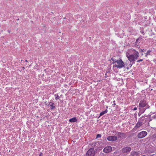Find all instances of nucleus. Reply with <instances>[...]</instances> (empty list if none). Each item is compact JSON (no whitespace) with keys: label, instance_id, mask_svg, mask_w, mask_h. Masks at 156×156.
<instances>
[{"label":"nucleus","instance_id":"nucleus-25","mask_svg":"<svg viewBox=\"0 0 156 156\" xmlns=\"http://www.w3.org/2000/svg\"><path fill=\"white\" fill-rule=\"evenodd\" d=\"M23 70H24L25 69V67H23L22 68Z\"/></svg>","mask_w":156,"mask_h":156},{"label":"nucleus","instance_id":"nucleus-9","mask_svg":"<svg viewBox=\"0 0 156 156\" xmlns=\"http://www.w3.org/2000/svg\"><path fill=\"white\" fill-rule=\"evenodd\" d=\"M115 135L118 136V138L123 137L125 136V134L120 132L116 133Z\"/></svg>","mask_w":156,"mask_h":156},{"label":"nucleus","instance_id":"nucleus-22","mask_svg":"<svg viewBox=\"0 0 156 156\" xmlns=\"http://www.w3.org/2000/svg\"><path fill=\"white\" fill-rule=\"evenodd\" d=\"M137 109V108H136V107H135V108H134V109H133V110H134V111H135V110H136Z\"/></svg>","mask_w":156,"mask_h":156},{"label":"nucleus","instance_id":"nucleus-5","mask_svg":"<svg viewBox=\"0 0 156 156\" xmlns=\"http://www.w3.org/2000/svg\"><path fill=\"white\" fill-rule=\"evenodd\" d=\"M147 105L146 101L145 100H143L140 101L139 106L141 108H144Z\"/></svg>","mask_w":156,"mask_h":156},{"label":"nucleus","instance_id":"nucleus-1","mask_svg":"<svg viewBox=\"0 0 156 156\" xmlns=\"http://www.w3.org/2000/svg\"><path fill=\"white\" fill-rule=\"evenodd\" d=\"M134 54L130 55L128 52L126 53V56L129 61L131 62L135 61L139 55L138 52L136 50L133 49Z\"/></svg>","mask_w":156,"mask_h":156},{"label":"nucleus","instance_id":"nucleus-10","mask_svg":"<svg viewBox=\"0 0 156 156\" xmlns=\"http://www.w3.org/2000/svg\"><path fill=\"white\" fill-rule=\"evenodd\" d=\"M142 125V123L141 122L138 121L136 124L135 126L134 127L133 129H137L139 128Z\"/></svg>","mask_w":156,"mask_h":156},{"label":"nucleus","instance_id":"nucleus-21","mask_svg":"<svg viewBox=\"0 0 156 156\" xmlns=\"http://www.w3.org/2000/svg\"><path fill=\"white\" fill-rule=\"evenodd\" d=\"M144 49H141V52H144Z\"/></svg>","mask_w":156,"mask_h":156},{"label":"nucleus","instance_id":"nucleus-15","mask_svg":"<svg viewBox=\"0 0 156 156\" xmlns=\"http://www.w3.org/2000/svg\"><path fill=\"white\" fill-rule=\"evenodd\" d=\"M111 60L114 62H113V64H114L115 63H116V61L117 60H116V59L114 57H112L111 58Z\"/></svg>","mask_w":156,"mask_h":156},{"label":"nucleus","instance_id":"nucleus-31","mask_svg":"<svg viewBox=\"0 0 156 156\" xmlns=\"http://www.w3.org/2000/svg\"><path fill=\"white\" fill-rule=\"evenodd\" d=\"M9 33H10V31H9Z\"/></svg>","mask_w":156,"mask_h":156},{"label":"nucleus","instance_id":"nucleus-17","mask_svg":"<svg viewBox=\"0 0 156 156\" xmlns=\"http://www.w3.org/2000/svg\"><path fill=\"white\" fill-rule=\"evenodd\" d=\"M151 52V51L150 50H148L147 52V53H146V55H145V56L147 57L148 54H149Z\"/></svg>","mask_w":156,"mask_h":156},{"label":"nucleus","instance_id":"nucleus-14","mask_svg":"<svg viewBox=\"0 0 156 156\" xmlns=\"http://www.w3.org/2000/svg\"><path fill=\"white\" fill-rule=\"evenodd\" d=\"M108 112V110L107 109L105 110L104 111H102L100 113V116H102L104 115V114Z\"/></svg>","mask_w":156,"mask_h":156},{"label":"nucleus","instance_id":"nucleus-16","mask_svg":"<svg viewBox=\"0 0 156 156\" xmlns=\"http://www.w3.org/2000/svg\"><path fill=\"white\" fill-rule=\"evenodd\" d=\"M55 99L56 100H58L59 98V97L58 94H56L55 95Z\"/></svg>","mask_w":156,"mask_h":156},{"label":"nucleus","instance_id":"nucleus-19","mask_svg":"<svg viewBox=\"0 0 156 156\" xmlns=\"http://www.w3.org/2000/svg\"><path fill=\"white\" fill-rule=\"evenodd\" d=\"M143 59H140L139 60H138L137 61V62H141V61H142L143 60Z\"/></svg>","mask_w":156,"mask_h":156},{"label":"nucleus","instance_id":"nucleus-18","mask_svg":"<svg viewBox=\"0 0 156 156\" xmlns=\"http://www.w3.org/2000/svg\"><path fill=\"white\" fill-rule=\"evenodd\" d=\"M101 136L100 134H98L97 135L96 138H100Z\"/></svg>","mask_w":156,"mask_h":156},{"label":"nucleus","instance_id":"nucleus-12","mask_svg":"<svg viewBox=\"0 0 156 156\" xmlns=\"http://www.w3.org/2000/svg\"><path fill=\"white\" fill-rule=\"evenodd\" d=\"M138 152L135 151H132L131 153L130 156H137Z\"/></svg>","mask_w":156,"mask_h":156},{"label":"nucleus","instance_id":"nucleus-11","mask_svg":"<svg viewBox=\"0 0 156 156\" xmlns=\"http://www.w3.org/2000/svg\"><path fill=\"white\" fill-rule=\"evenodd\" d=\"M69 121L71 122H76L77 121V119L76 117H74L70 119Z\"/></svg>","mask_w":156,"mask_h":156},{"label":"nucleus","instance_id":"nucleus-29","mask_svg":"<svg viewBox=\"0 0 156 156\" xmlns=\"http://www.w3.org/2000/svg\"><path fill=\"white\" fill-rule=\"evenodd\" d=\"M63 19H66V17H64L63 18Z\"/></svg>","mask_w":156,"mask_h":156},{"label":"nucleus","instance_id":"nucleus-4","mask_svg":"<svg viewBox=\"0 0 156 156\" xmlns=\"http://www.w3.org/2000/svg\"><path fill=\"white\" fill-rule=\"evenodd\" d=\"M147 134V133L145 131H142L137 134V137L139 138H142L145 137Z\"/></svg>","mask_w":156,"mask_h":156},{"label":"nucleus","instance_id":"nucleus-3","mask_svg":"<svg viewBox=\"0 0 156 156\" xmlns=\"http://www.w3.org/2000/svg\"><path fill=\"white\" fill-rule=\"evenodd\" d=\"M95 153L94 148L89 149L87 151L86 155V156H94Z\"/></svg>","mask_w":156,"mask_h":156},{"label":"nucleus","instance_id":"nucleus-24","mask_svg":"<svg viewBox=\"0 0 156 156\" xmlns=\"http://www.w3.org/2000/svg\"><path fill=\"white\" fill-rule=\"evenodd\" d=\"M141 33H143V35H144V32H143V31H141Z\"/></svg>","mask_w":156,"mask_h":156},{"label":"nucleus","instance_id":"nucleus-30","mask_svg":"<svg viewBox=\"0 0 156 156\" xmlns=\"http://www.w3.org/2000/svg\"><path fill=\"white\" fill-rule=\"evenodd\" d=\"M146 156L145 155H142V156Z\"/></svg>","mask_w":156,"mask_h":156},{"label":"nucleus","instance_id":"nucleus-26","mask_svg":"<svg viewBox=\"0 0 156 156\" xmlns=\"http://www.w3.org/2000/svg\"><path fill=\"white\" fill-rule=\"evenodd\" d=\"M132 66V65L131 64H129V66H130V67H131Z\"/></svg>","mask_w":156,"mask_h":156},{"label":"nucleus","instance_id":"nucleus-7","mask_svg":"<svg viewBox=\"0 0 156 156\" xmlns=\"http://www.w3.org/2000/svg\"><path fill=\"white\" fill-rule=\"evenodd\" d=\"M117 139V136H110L107 137V140L109 141H114Z\"/></svg>","mask_w":156,"mask_h":156},{"label":"nucleus","instance_id":"nucleus-6","mask_svg":"<svg viewBox=\"0 0 156 156\" xmlns=\"http://www.w3.org/2000/svg\"><path fill=\"white\" fill-rule=\"evenodd\" d=\"M112 150V148L111 146H107L105 147L103 149V151L105 153L110 152Z\"/></svg>","mask_w":156,"mask_h":156},{"label":"nucleus","instance_id":"nucleus-28","mask_svg":"<svg viewBox=\"0 0 156 156\" xmlns=\"http://www.w3.org/2000/svg\"><path fill=\"white\" fill-rule=\"evenodd\" d=\"M154 154H152V155H151V156H154Z\"/></svg>","mask_w":156,"mask_h":156},{"label":"nucleus","instance_id":"nucleus-13","mask_svg":"<svg viewBox=\"0 0 156 156\" xmlns=\"http://www.w3.org/2000/svg\"><path fill=\"white\" fill-rule=\"evenodd\" d=\"M54 103L53 102H49V105L51 107L50 108L51 109H53L55 108V106H54Z\"/></svg>","mask_w":156,"mask_h":156},{"label":"nucleus","instance_id":"nucleus-8","mask_svg":"<svg viewBox=\"0 0 156 156\" xmlns=\"http://www.w3.org/2000/svg\"><path fill=\"white\" fill-rule=\"evenodd\" d=\"M131 150V148L126 147L122 148V151L123 153H127L130 152Z\"/></svg>","mask_w":156,"mask_h":156},{"label":"nucleus","instance_id":"nucleus-20","mask_svg":"<svg viewBox=\"0 0 156 156\" xmlns=\"http://www.w3.org/2000/svg\"><path fill=\"white\" fill-rule=\"evenodd\" d=\"M115 101H113V102L114 103V104H113V105H114V106H115L116 105V104L115 103Z\"/></svg>","mask_w":156,"mask_h":156},{"label":"nucleus","instance_id":"nucleus-2","mask_svg":"<svg viewBox=\"0 0 156 156\" xmlns=\"http://www.w3.org/2000/svg\"><path fill=\"white\" fill-rule=\"evenodd\" d=\"M125 64L122 59L120 58L116 61V63L113 66V67H116L118 68L121 69L124 66Z\"/></svg>","mask_w":156,"mask_h":156},{"label":"nucleus","instance_id":"nucleus-27","mask_svg":"<svg viewBox=\"0 0 156 156\" xmlns=\"http://www.w3.org/2000/svg\"><path fill=\"white\" fill-rule=\"evenodd\" d=\"M25 61H26V62H28V61H27V60H25Z\"/></svg>","mask_w":156,"mask_h":156},{"label":"nucleus","instance_id":"nucleus-23","mask_svg":"<svg viewBox=\"0 0 156 156\" xmlns=\"http://www.w3.org/2000/svg\"><path fill=\"white\" fill-rule=\"evenodd\" d=\"M42 152H41L40 154L39 155V156H43L42 155Z\"/></svg>","mask_w":156,"mask_h":156}]
</instances>
